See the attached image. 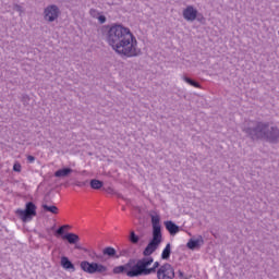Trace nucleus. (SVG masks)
<instances>
[{
    "label": "nucleus",
    "instance_id": "1",
    "mask_svg": "<svg viewBox=\"0 0 279 279\" xmlns=\"http://www.w3.org/2000/svg\"><path fill=\"white\" fill-rule=\"evenodd\" d=\"M151 223V239L143 250L142 258H130L126 264L116 266L112 274L116 276H128V278H141L143 276H151L158 274V269L162 267L160 262H155L151 256L162 243V225H160V215L156 210L149 211Z\"/></svg>",
    "mask_w": 279,
    "mask_h": 279
},
{
    "label": "nucleus",
    "instance_id": "2",
    "mask_svg": "<svg viewBox=\"0 0 279 279\" xmlns=\"http://www.w3.org/2000/svg\"><path fill=\"white\" fill-rule=\"evenodd\" d=\"M101 32L109 47L118 56H121V58H137V56H143V51L137 48L138 41L136 37L123 24L113 23L111 25H104Z\"/></svg>",
    "mask_w": 279,
    "mask_h": 279
},
{
    "label": "nucleus",
    "instance_id": "3",
    "mask_svg": "<svg viewBox=\"0 0 279 279\" xmlns=\"http://www.w3.org/2000/svg\"><path fill=\"white\" fill-rule=\"evenodd\" d=\"M242 132H244L246 137L251 138L253 143L258 141L270 143V145H278L279 143V128L270 125L269 122L254 121L247 126H244Z\"/></svg>",
    "mask_w": 279,
    "mask_h": 279
},
{
    "label": "nucleus",
    "instance_id": "4",
    "mask_svg": "<svg viewBox=\"0 0 279 279\" xmlns=\"http://www.w3.org/2000/svg\"><path fill=\"white\" fill-rule=\"evenodd\" d=\"M36 210H38V207L36 206V204L34 202H27L25 204L24 209L19 208L15 210V215L16 217H19V219H21L23 223H27L32 221L34 217H37L38 211Z\"/></svg>",
    "mask_w": 279,
    "mask_h": 279
},
{
    "label": "nucleus",
    "instance_id": "5",
    "mask_svg": "<svg viewBox=\"0 0 279 279\" xmlns=\"http://www.w3.org/2000/svg\"><path fill=\"white\" fill-rule=\"evenodd\" d=\"M54 236H57V239H60V236H61V239L63 241H68V243H70V245H75V250L88 252V248H84L81 245H77V243H80V235H77L76 233H73V232H65L64 226L59 227L54 231Z\"/></svg>",
    "mask_w": 279,
    "mask_h": 279
},
{
    "label": "nucleus",
    "instance_id": "6",
    "mask_svg": "<svg viewBox=\"0 0 279 279\" xmlns=\"http://www.w3.org/2000/svg\"><path fill=\"white\" fill-rule=\"evenodd\" d=\"M80 267L82 271L85 274H106L108 271V267L104 264L97 263V262H88V260H83L80 264Z\"/></svg>",
    "mask_w": 279,
    "mask_h": 279
},
{
    "label": "nucleus",
    "instance_id": "7",
    "mask_svg": "<svg viewBox=\"0 0 279 279\" xmlns=\"http://www.w3.org/2000/svg\"><path fill=\"white\" fill-rule=\"evenodd\" d=\"M60 14H62V11H60V8L57 4H50L44 10V19L48 23L58 21V19H60Z\"/></svg>",
    "mask_w": 279,
    "mask_h": 279
},
{
    "label": "nucleus",
    "instance_id": "8",
    "mask_svg": "<svg viewBox=\"0 0 279 279\" xmlns=\"http://www.w3.org/2000/svg\"><path fill=\"white\" fill-rule=\"evenodd\" d=\"M175 278V269L169 263H165L157 270V279H173Z\"/></svg>",
    "mask_w": 279,
    "mask_h": 279
},
{
    "label": "nucleus",
    "instance_id": "9",
    "mask_svg": "<svg viewBox=\"0 0 279 279\" xmlns=\"http://www.w3.org/2000/svg\"><path fill=\"white\" fill-rule=\"evenodd\" d=\"M183 19L189 23H193L197 19V10L193 5H187L183 9Z\"/></svg>",
    "mask_w": 279,
    "mask_h": 279
},
{
    "label": "nucleus",
    "instance_id": "10",
    "mask_svg": "<svg viewBox=\"0 0 279 279\" xmlns=\"http://www.w3.org/2000/svg\"><path fill=\"white\" fill-rule=\"evenodd\" d=\"M166 230L169 232L170 236H175L180 232V226H178L173 220H167L163 222Z\"/></svg>",
    "mask_w": 279,
    "mask_h": 279
},
{
    "label": "nucleus",
    "instance_id": "11",
    "mask_svg": "<svg viewBox=\"0 0 279 279\" xmlns=\"http://www.w3.org/2000/svg\"><path fill=\"white\" fill-rule=\"evenodd\" d=\"M204 245V238L199 235L197 239H190L186 243L187 250H199Z\"/></svg>",
    "mask_w": 279,
    "mask_h": 279
},
{
    "label": "nucleus",
    "instance_id": "12",
    "mask_svg": "<svg viewBox=\"0 0 279 279\" xmlns=\"http://www.w3.org/2000/svg\"><path fill=\"white\" fill-rule=\"evenodd\" d=\"M60 265L65 271H75V264L68 256H61Z\"/></svg>",
    "mask_w": 279,
    "mask_h": 279
},
{
    "label": "nucleus",
    "instance_id": "13",
    "mask_svg": "<svg viewBox=\"0 0 279 279\" xmlns=\"http://www.w3.org/2000/svg\"><path fill=\"white\" fill-rule=\"evenodd\" d=\"M102 256L107 258H121V255L117 254V250L112 246H107L102 250Z\"/></svg>",
    "mask_w": 279,
    "mask_h": 279
},
{
    "label": "nucleus",
    "instance_id": "14",
    "mask_svg": "<svg viewBox=\"0 0 279 279\" xmlns=\"http://www.w3.org/2000/svg\"><path fill=\"white\" fill-rule=\"evenodd\" d=\"M73 173V169L69 167H63L54 172V178H69Z\"/></svg>",
    "mask_w": 279,
    "mask_h": 279
},
{
    "label": "nucleus",
    "instance_id": "15",
    "mask_svg": "<svg viewBox=\"0 0 279 279\" xmlns=\"http://www.w3.org/2000/svg\"><path fill=\"white\" fill-rule=\"evenodd\" d=\"M89 186L94 191H99V190L104 189V181H101L99 179H92L89 181Z\"/></svg>",
    "mask_w": 279,
    "mask_h": 279
},
{
    "label": "nucleus",
    "instance_id": "16",
    "mask_svg": "<svg viewBox=\"0 0 279 279\" xmlns=\"http://www.w3.org/2000/svg\"><path fill=\"white\" fill-rule=\"evenodd\" d=\"M41 208L45 213H51L52 215H58V207L56 205H47V203H44L41 205Z\"/></svg>",
    "mask_w": 279,
    "mask_h": 279
},
{
    "label": "nucleus",
    "instance_id": "17",
    "mask_svg": "<svg viewBox=\"0 0 279 279\" xmlns=\"http://www.w3.org/2000/svg\"><path fill=\"white\" fill-rule=\"evenodd\" d=\"M171 258V243H168L161 253L162 260H169Z\"/></svg>",
    "mask_w": 279,
    "mask_h": 279
},
{
    "label": "nucleus",
    "instance_id": "18",
    "mask_svg": "<svg viewBox=\"0 0 279 279\" xmlns=\"http://www.w3.org/2000/svg\"><path fill=\"white\" fill-rule=\"evenodd\" d=\"M129 241L133 245H138L140 241H141V236L136 235V232H134V230H131L130 235H129Z\"/></svg>",
    "mask_w": 279,
    "mask_h": 279
},
{
    "label": "nucleus",
    "instance_id": "19",
    "mask_svg": "<svg viewBox=\"0 0 279 279\" xmlns=\"http://www.w3.org/2000/svg\"><path fill=\"white\" fill-rule=\"evenodd\" d=\"M184 82H186V84H189L190 86H193L194 88H199L202 85L199 84V82L184 75L183 76Z\"/></svg>",
    "mask_w": 279,
    "mask_h": 279
},
{
    "label": "nucleus",
    "instance_id": "20",
    "mask_svg": "<svg viewBox=\"0 0 279 279\" xmlns=\"http://www.w3.org/2000/svg\"><path fill=\"white\" fill-rule=\"evenodd\" d=\"M195 21H198V23H202V25H204V23H206V17H204V14H202V13H199V11H197Z\"/></svg>",
    "mask_w": 279,
    "mask_h": 279
},
{
    "label": "nucleus",
    "instance_id": "21",
    "mask_svg": "<svg viewBox=\"0 0 279 279\" xmlns=\"http://www.w3.org/2000/svg\"><path fill=\"white\" fill-rule=\"evenodd\" d=\"M13 10H14L15 12H19V13H20V16L23 14V12H25V10L23 9V7L20 5V4H16V3L13 4Z\"/></svg>",
    "mask_w": 279,
    "mask_h": 279
},
{
    "label": "nucleus",
    "instance_id": "22",
    "mask_svg": "<svg viewBox=\"0 0 279 279\" xmlns=\"http://www.w3.org/2000/svg\"><path fill=\"white\" fill-rule=\"evenodd\" d=\"M101 13H99V11H97L96 9H90L89 10V15L93 17V19H98V16L100 15Z\"/></svg>",
    "mask_w": 279,
    "mask_h": 279
},
{
    "label": "nucleus",
    "instance_id": "23",
    "mask_svg": "<svg viewBox=\"0 0 279 279\" xmlns=\"http://www.w3.org/2000/svg\"><path fill=\"white\" fill-rule=\"evenodd\" d=\"M22 102L24 106H29V96L26 94L22 95Z\"/></svg>",
    "mask_w": 279,
    "mask_h": 279
},
{
    "label": "nucleus",
    "instance_id": "24",
    "mask_svg": "<svg viewBox=\"0 0 279 279\" xmlns=\"http://www.w3.org/2000/svg\"><path fill=\"white\" fill-rule=\"evenodd\" d=\"M96 19L98 20L100 25H104V23H106V21H107L106 15H101V13Z\"/></svg>",
    "mask_w": 279,
    "mask_h": 279
},
{
    "label": "nucleus",
    "instance_id": "25",
    "mask_svg": "<svg viewBox=\"0 0 279 279\" xmlns=\"http://www.w3.org/2000/svg\"><path fill=\"white\" fill-rule=\"evenodd\" d=\"M21 169H22V167L19 162H15L13 165V171H15V173H21Z\"/></svg>",
    "mask_w": 279,
    "mask_h": 279
},
{
    "label": "nucleus",
    "instance_id": "26",
    "mask_svg": "<svg viewBox=\"0 0 279 279\" xmlns=\"http://www.w3.org/2000/svg\"><path fill=\"white\" fill-rule=\"evenodd\" d=\"M50 195H51V192L46 193V195L44 197L45 204H48Z\"/></svg>",
    "mask_w": 279,
    "mask_h": 279
},
{
    "label": "nucleus",
    "instance_id": "27",
    "mask_svg": "<svg viewBox=\"0 0 279 279\" xmlns=\"http://www.w3.org/2000/svg\"><path fill=\"white\" fill-rule=\"evenodd\" d=\"M178 276L180 279H189V278L184 277V271H182V270L178 271Z\"/></svg>",
    "mask_w": 279,
    "mask_h": 279
},
{
    "label": "nucleus",
    "instance_id": "28",
    "mask_svg": "<svg viewBox=\"0 0 279 279\" xmlns=\"http://www.w3.org/2000/svg\"><path fill=\"white\" fill-rule=\"evenodd\" d=\"M128 254H130V252L128 250H122V251H120L119 256H126Z\"/></svg>",
    "mask_w": 279,
    "mask_h": 279
},
{
    "label": "nucleus",
    "instance_id": "29",
    "mask_svg": "<svg viewBox=\"0 0 279 279\" xmlns=\"http://www.w3.org/2000/svg\"><path fill=\"white\" fill-rule=\"evenodd\" d=\"M27 160H28L29 162H34V160H36V157H34L33 155H28V156H27Z\"/></svg>",
    "mask_w": 279,
    "mask_h": 279
},
{
    "label": "nucleus",
    "instance_id": "30",
    "mask_svg": "<svg viewBox=\"0 0 279 279\" xmlns=\"http://www.w3.org/2000/svg\"><path fill=\"white\" fill-rule=\"evenodd\" d=\"M75 186H86V182H75Z\"/></svg>",
    "mask_w": 279,
    "mask_h": 279
},
{
    "label": "nucleus",
    "instance_id": "31",
    "mask_svg": "<svg viewBox=\"0 0 279 279\" xmlns=\"http://www.w3.org/2000/svg\"><path fill=\"white\" fill-rule=\"evenodd\" d=\"M107 193H114V190L112 187H108Z\"/></svg>",
    "mask_w": 279,
    "mask_h": 279
},
{
    "label": "nucleus",
    "instance_id": "32",
    "mask_svg": "<svg viewBox=\"0 0 279 279\" xmlns=\"http://www.w3.org/2000/svg\"><path fill=\"white\" fill-rule=\"evenodd\" d=\"M137 213L141 214V207H136Z\"/></svg>",
    "mask_w": 279,
    "mask_h": 279
},
{
    "label": "nucleus",
    "instance_id": "33",
    "mask_svg": "<svg viewBox=\"0 0 279 279\" xmlns=\"http://www.w3.org/2000/svg\"><path fill=\"white\" fill-rule=\"evenodd\" d=\"M63 226H64V229H65V228H71L69 225H63Z\"/></svg>",
    "mask_w": 279,
    "mask_h": 279
},
{
    "label": "nucleus",
    "instance_id": "34",
    "mask_svg": "<svg viewBox=\"0 0 279 279\" xmlns=\"http://www.w3.org/2000/svg\"><path fill=\"white\" fill-rule=\"evenodd\" d=\"M97 258H101V256L97 255Z\"/></svg>",
    "mask_w": 279,
    "mask_h": 279
},
{
    "label": "nucleus",
    "instance_id": "35",
    "mask_svg": "<svg viewBox=\"0 0 279 279\" xmlns=\"http://www.w3.org/2000/svg\"><path fill=\"white\" fill-rule=\"evenodd\" d=\"M118 197H121V194H118Z\"/></svg>",
    "mask_w": 279,
    "mask_h": 279
}]
</instances>
